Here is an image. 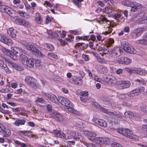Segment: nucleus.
<instances>
[{
	"label": "nucleus",
	"instance_id": "43",
	"mask_svg": "<svg viewBox=\"0 0 147 147\" xmlns=\"http://www.w3.org/2000/svg\"><path fill=\"white\" fill-rule=\"evenodd\" d=\"M130 35L131 38L134 39H136L139 36L134 30L130 34Z\"/></svg>",
	"mask_w": 147,
	"mask_h": 147
},
{
	"label": "nucleus",
	"instance_id": "56",
	"mask_svg": "<svg viewBox=\"0 0 147 147\" xmlns=\"http://www.w3.org/2000/svg\"><path fill=\"white\" fill-rule=\"evenodd\" d=\"M114 42V40L113 39L110 38L109 43L108 45H106V47L108 48L109 47H110L111 45Z\"/></svg>",
	"mask_w": 147,
	"mask_h": 147
},
{
	"label": "nucleus",
	"instance_id": "18",
	"mask_svg": "<svg viewBox=\"0 0 147 147\" xmlns=\"http://www.w3.org/2000/svg\"><path fill=\"white\" fill-rule=\"evenodd\" d=\"M88 46L87 44L84 43H79L75 45V48L79 50H83Z\"/></svg>",
	"mask_w": 147,
	"mask_h": 147
},
{
	"label": "nucleus",
	"instance_id": "58",
	"mask_svg": "<svg viewBox=\"0 0 147 147\" xmlns=\"http://www.w3.org/2000/svg\"><path fill=\"white\" fill-rule=\"evenodd\" d=\"M74 37L72 35L68 36L67 38H66V40L69 42H71L73 41V38Z\"/></svg>",
	"mask_w": 147,
	"mask_h": 147
},
{
	"label": "nucleus",
	"instance_id": "49",
	"mask_svg": "<svg viewBox=\"0 0 147 147\" xmlns=\"http://www.w3.org/2000/svg\"><path fill=\"white\" fill-rule=\"evenodd\" d=\"M132 94L130 92L128 94H126V98L127 100H132L133 99V96L131 95Z\"/></svg>",
	"mask_w": 147,
	"mask_h": 147
},
{
	"label": "nucleus",
	"instance_id": "44",
	"mask_svg": "<svg viewBox=\"0 0 147 147\" xmlns=\"http://www.w3.org/2000/svg\"><path fill=\"white\" fill-rule=\"evenodd\" d=\"M73 1L74 3L78 7H80L81 6V2L84 1V0H76Z\"/></svg>",
	"mask_w": 147,
	"mask_h": 147
},
{
	"label": "nucleus",
	"instance_id": "60",
	"mask_svg": "<svg viewBox=\"0 0 147 147\" xmlns=\"http://www.w3.org/2000/svg\"><path fill=\"white\" fill-rule=\"evenodd\" d=\"M60 138L63 139V140L66 139V136L65 134L63 133H61L59 135Z\"/></svg>",
	"mask_w": 147,
	"mask_h": 147
},
{
	"label": "nucleus",
	"instance_id": "35",
	"mask_svg": "<svg viewBox=\"0 0 147 147\" xmlns=\"http://www.w3.org/2000/svg\"><path fill=\"white\" fill-rule=\"evenodd\" d=\"M1 50L3 53L9 56L10 55V54L11 53V51L4 47H2V48Z\"/></svg>",
	"mask_w": 147,
	"mask_h": 147
},
{
	"label": "nucleus",
	"instance_id": "26",
	"mask_svg": "<svg viewBox=\"0 0 147 147\" xmlns=\"http://www.w3.org/2000/svg\"><path fill=\"white\" fill-rule=\"evenodd\" d=\"M142 136L145 137L147 136V125H143L140 129Z\"/></svg>",
	"mask_w": 147,
	"mask_h": 147
},
{
	"label": "nucleus",
	"instance_id": "48",
	"mask_svg": "<svg viewBox=\"0 0 147 147\" xmlns=\"http://www.w3.org/2000/svg\"><path fill=\"white\" fill-rule=\"evenodd\" d=\"M98 62L101 63H105L106 61L103 58H102L100 57V56L96 58Z\"/></svg>",
	"mask_w": 147,
	"mask_h": 147
},
{
	"label": "nucleus",
	"instance_id": "5",
	"mask_svg": "<svg viewBox=\"0 0 147 147\" xmlns=\"http://www.w3.org/2000/svg\"><path fill=\"white\" fill-rule=\"evenodd\" d=\"M109 52L112 56L114 58L120 55L122 52L121 48L118 47H115L110 50H108Z\"/></svg>",
	"mask_w": 147,
	"mask_h": 147
},
{
	"label": "nucleus",
	"instance_id": "27",
	"mask_svg": "<svg viewBox=\"0 0 147 147\" xmlns=\"http://www.w3.org/2000/svg\"><path fill=\"white\" fill-rule=\"evenodd\" d=\"M75 123L77 127L80 128H84L86 127L85 124L83 123L81 120H77L75 121Z\"/></svg>",
	"mask_w": 147,
	"mask_h": 147
},
{
	"label": "nucleus",
	"instance_id": "29",
	"mask_svg": "<svg viewBox=\"0 0 147 147\" xmlns=\"http://www.w3.org/2000/svg\"><path fill=\"white\" fill-rule=\"evenodd\" d=\"M21 25L26 26H30V24L27 21L24 20L22 18L19 19V25Z\"/></svg>",
	"mask_w": 147,
	"mask_h": 147
},
{
	"label": "nucleus",
	"instance_id": "28",
	"mask_svg": "<svg viewBox=\"0 0 147 147\" xmlns=\"http://www.w3.org/2000/svg\"><path fill=\"white\" fill-rule=\"evenodd\" d=\"M43 45L45 47H46L47 48V49L49 51H52L55 50L54 47L52 45L45 43L43 44Z\"/></svg>",
	"mask_w": 147,
	"mask_h": 147
},
{
	"label": "nucleus",
	"instance_id": "63",
	"mask_svg": "<svg viewBox=\"0 0 147 147\" xmlns=\"http://www.w3.org/2000/svg\"><path fill=\"white\" fill-rule=\"evenodd\" d=\"M20 43L26 47H27L29 45V43L24 41H21Z\"/></svg>",
	"mask_w": 147,
	"mask_h": 147
},
{
	"label": "nucleus",
	"instance_id": "47",
	"mask_svg": "<svg viewBox=\"0 0 147 147\" xmlns=\"http://www.w3.org/2000/svg\"><path fill=\"white\" fill-rule=\"evenodd\" d=\"M5 130H4L3 129L1 132L4 134L5 136H6V135L7 136L10 135L11 134L10 131L8 129H5Z\"/></svg>",
	"mask_w": 147,
	"mask_h": 147
},
{
	"label": "nucleus",
	"instance_id": "46",
	"mask_svg": "<svg viewBox=\"0 0 147 147\" xmlns=\"http://www.w3.org/2000/svg\"><path fill=\"white\" fill-rule=\"evenodd\" d=\"M47 56L49 57H51L56 59H57L58 58V57L57 55L51 53H48L47 54Z\"/></svg>",
	"mask_w": 147,
	"mask_h": 147
},
{
	"label": "nucleus",
	"instance_id": "31",
	"mask_svg": "<svg viewBox=\"0 0 147 147\" xmlns=\"http://www.w3.org/2000/svg\"><path fill=\"white\" fill-rule=\"evenodd\" d=\"M124 115L125 116L129 117H138L137 115L130 111L125 112V113Z\"/></svg>",
	"mask_w": 147,
	"mask_h": 147
},
{
	"label": "nucleus",
	"instance_id": "41",
	"mask_svg": "<svg viewBox=\"0 0 147 147\" xmlns=\"http://www.w3.org/2000/svg\"><path fill=\"white\" fill-rule=\"evenodd\" d=\"M17 54L16 53H12V52H11V53L10 54L9 57L13 59L17 60L18 59V56Z\"/></svg>",
	"mask_w": 147,
	"mask_h": 147
},
{
	"label": "nucleus",
	"instance_id": "52",
	"mask_svg": "<svg viewBox=\"0 0 147 147\" xmlns=\"http://www.w3.org/2000/svg\"><path fill=\"white\" fill-rule=\"evenodd\" d=\"M105 11L107 13H111L113 12L114 10L112 9L109 8L108 7H106L105 8Z\"/></svg>",
	"mask_w": 147,
	"mask_h": 147
},
{
	"label": "nucleus",
	"instance_id": "42",
	"mask_svg": "<svg viewBox=\"0 0 147 147\" xmlns=\"http://www.w3.org/2000/svg\"><path fill=\"white\" fill-rule=\"evenodd\" d=\"M143 30L144 28H138L134 30L139 36L142 33Z\"/></svg>",
	"mask_w": 147,
	"mask_h": 147
},
{
	"label": "nucleus",
	"instance_id": "17",
	"mask_svg": "<svg viewBox=\"0 0 147 147\" xmlns=\"http://www.w3.org/2000/svg\"><path fill=\"white\" fill-rule=\"evenodd\" d=\"M27 49L30 51L34 54L38 53L39 52V50L37 49L35 46L33 44H29L27 47Z\"/></svg>",
	"mask_w": 147,
	"mask_h": 147
},
{
	"label": "nucleus",
	"instance_id": "37",
	"mask_svg": "<svg viewBox=\"0 0 147 147\" xmlns=\"http://www.w3.org/2000/svg\"><path fill=\"white\" fill-rule=\"evenodd\" d=\"M112 17L116 20H119L121 19V16L119 13H116L113 14L112 15Z\"/></svg>",
	"mask_w": 147,
	"mask_h": 147
},
{
	"label": "nucleus",
	"instance_id": "24",
	"mask_svg": "<svg viewBox=\"0 0 147 147\" xmlns=\"http://www.w3.org/2000/svg\"><path fill=\"white\" fill-rule=\"evenodd\" d=\"M121 3L122 5L128 7H131L134 5L133 3L129 0H122Z\"/></svg>",
	"mask_w": 147,
	"mask_h": 147
},
{
	"label": "nucleus",
	"instance_id": "7",
	"mask_svg": "<svg viewBox=\"0 0 147 147\" xmlns=\"http://www.w3.org/2000/svg\"><path fill=\"white\" fill-rule=\"evenodd\" d=\"M67 138L68 139L74 138L77 140L82 142L83 140V137L80 134L77 132L72 131L70 133V136H69Z\"/></svg>",
	"mask_w": 147,
	"mask_h": 147
},
{
	"label": "nucleus",
	"instance_id": "61",
	"mask_svg": "<svg viewBox=\"0 0 147 147\" xmlns=\"http://www.w3.org/2000/svg\"><path fill=\"white\" fill-rule=\"evenodd\" d=\"M126 94H122L119 95V98L125 99L126 100Z\"/></svg>",
	"mask_w": 147,
	"mask_h": 147
},
{
	"label": "nucleus",
	"instance_id": "33",
	"mask_svg": "<svg viewBox=\"0 0 147 147\" xmlns=\"http://www.w3.org/2000/svg\"><path fill=\"white\" fill-rule=\"evenodd\" d=\"M99 72L102 74H105L108 72V69L105 66L102 65L100 66Z\"/></svg>",
	"mask_w": 147,
	"mask_h": 147
},
{
	"label": "nucleus",
	"instance_id": "40",
	"mask_svg": "<svg viewBox=\"0 0 147 147\" xmlns=\"http://www.w3.org/2000/svg\"><path fill=\"white\" fill-rule=\"evenodd\" d=\"M20 88H19V94L22 93H23V94H26V92H25L24 90L25 88L24 85L21 84L20 85Z\"/></svg>",
	"mask_w": 147,
	"mask_h": 147
},
{
	"label": "nucleus",
	"instance_id": "2",
	"mask_svg": "<svg viewBox=\"0 0 147 147\" xmlns=\"http://www.w3.org/2000/svg\"><path fill=\"white\" fill-rule=\"evenodd\" d=\"M117 131L130 139H136L137 138V136L133 134L132 131L128 129L117 128Z\"/></svg>",
	"mask_w": 147,
	"mask_h": 147
},
{
	"label": "nucleus",
	"instance_id": "55",
	"mask_svg": "<svg viewBox=\"0 0 147 147\" xmlns=\"http://www.w3.org/2000/svg\"><path fill=\"white\" fill-rule=\"evenodd\" d=\"M141 109L144 112H147V106L143 105L141 107Z\"/></svg>",
	"mask_w": 147,
	"mask_h": 147
},
{
	"label": "nucleus",
	"instance_id": "12",
	"mask_svg": "<svg viewBox=\"0 0 147 147\" xmlns=\"http://www.w3.org/2000/svg\"><path fill=\"white\" fill-rule=\"evenodd\" d=\"M105 81L109 83L116 84L118 85V81L116 78L112 76H109L105 79Z\"/></svg>",
	"mask_w": 147,
	"mask_h": 147
},
{
	"label": "nucleus",
	"instance_id": "10",
	"mask_svg": "<svg viewBox=\"0 0 147 147\" xmlns=\"http://www.w3.org/2000/svg\"><path fill=\"white\" fill-rule=\"evenodd\" d=\"M92 121L93 123H96L102 127H106L107 126L106 122L102 119L94 118L92 120Z\"/></svg>",
	"mask_w": 147,
	"mask_h": 147
},
{
	"label": "nucleus",
	"instance_id": "59",
	"mask_svg": "<svg viewBox=\"0 0 147 147\" xmlns=\"http://www.w3.org/2000/svg\"><path fill=\"white\" fill-rule=\"evenodd\" d=\"M29 132V131H21L20 132H19V134L20 135H22V133H23V135H25V136H28V133Z\"/></svg>",
	"mask_w": 147,
	"mask_h": 147
},
{
	"label": "nucleus",
	"instance_id": "8",
	"mask_svg": "<svg viewBox=\"0 0 147 147\" xmlns=\"http://www.w3.org/2000/svg\"><path fill=\"white\" fill-rule=\"evenodd\" d=\"M0 41L9 46H11L13 41L11 39H8L4 34H0Z\"/></svg>",
	"mask_w": 147,
	"mask_h": 147
},
{
	"label": "nucleus",
	"instance_id": "62",
	"mask_svg": "<svg viewBox=\"0 0 147 147\" xmlns=\"http://www.w3.org/2000/svg\"><path fill=\"white\" fill-rule=\"evenodd\" d=\"M139 22L140 24L145 23L147 22V18H143L141 20L139 21Z\"/></svg>",
	"mask_w": 147,
	"mask_h": 147
},
{
	"label": "nucleus",
	"instance_id": "54",
	"mask_svg": "<svg viewBox=\"0 0 147 147\" xmlns=\"http://www.w3.org/2000/svg\"><path fill=\"white\" fill-rule=\"evenodd\" d=\"M112 147H122L120 144L116 142H113L111 144Z\"/></svg>",
	"mask_w": 147,
	"mask_h": 147
},
{
	"label": "nucleus",
	"instance_id": "36",
	"mask_svg": "<svg viewBox=\"0 0 147 147\" xmlns=\"http://www.w3.org/2000/svg\"><path fill=\"white\" fill-rule=\"evenodd\" d=\"M100 141L102 143L105 144H108L110 142V140L107 138H101Z\"/></svg>",
	"mask_w": 147,
	"mask_h": 147
},
{
	"label": "nucleus",
	"instance_id": "25",
	"mask_svg": "<svg viewBox=\"0 0 147 147\" xmlns=\"http://www.w3.org/2000/svg\"><path fill=\"white\" fill-rule=\"evenodd\" d=\"M36 18H35V21L38 24H41L43 22V19L40 14L37 13L36 14Z\"/></svg>",
	"mask_w": 147,
	"mask_h": 147
},
{
	"label": "nucleus",
	"instance_id": "30",
	"mask_svg": "<svg viewBox=\"0 0 147 147\" xmlns=\"http://www.w3.org/2000/svg\"><path fill=\"white\" fill-rule=\"evenodd\" d=\"M84 135L86 136L90 137H95L96 136V133L91 131L85 132L84 133Z\"/></svg>",
	"mask_w": 147,
	"mask_h": 147
},
{
	"label": "nucleus",
	"instance_id": "53",
	"mask_svg": "<svg viewBox=\"0 0 147 147\" xmlns=\"http://www.w3.org/2000/svg\"><path fill=\"white\" fill-rule=\"evenodd\" d=\"M36 102L38 103H44L45 101L43 98H38L36 100Z\"/></svg>",
	"mask_w": 147,
	"mask_h": 147
},
{
	"label": "nucleus",
	"instance_id": "11",
	"mask_svg": "<svg viewBox=\"0 0 147 147\" xmlns=\"http://www.w3.org/2000/svg\"><path fill=\"white\" fill-rule=\"evenodd\" d=\"M43 94L47 96L48 98L53 103L57 104H59V98L57 99L56 96L54 94H47L46 93H45Z\"/></svg>",
	"mask_w": 147,
	"mask_h": 147
},
{
	"label": "nucleus",
	"instance_id": "23",
	"mask_svg": "<svg viewBox=\"0 0 147 147\" xmlns=\"http://www.w3.org/2000/svg\"><path fill=\"white\" fill-rule=\"evenodd\" d=\"M144 39L139 40L136 41V42L141 44H147V33H145L143 35Z\"/></svg>",
	"mask_w": 147,
	"mask_h": 147
},
{
	"label": "nucleus",
	"instance_id": "6",
	"mask_svg": "<svg viewBox=\"0 0 147 147\" xmlns=\"http://www.w3.org/2000/svg\"><path fill=\"white\" fill-rule=\"evenodd\" d=\"M19 52L20 55V58H19L20 61L22 64L25 65L29 58L26 56V54L25 50L20 49Z\"/></svg>",
	"mask_w": 147,
	"mask_h": 147
},
{
	"label": "nucleus",
	"instance_id": "15",
	"mask_svg": "<svg viewBox=\"0 0 147 147\" xmlns=\"http://www.w3.org/2000/svg\"><path fill=\"white\" fill-rule=\"evenodd\" d=\"M7 33L11 37L13 38H15L16 37L17 32L13 28H11L7 30Z\"/></svg>",
	"mask_w": 147,
	"mask_h": 147
},
{
	"label": "nucleus",
	"instance_id": "51",
	"mask_svg": "<svg viewBox=\"0 0 147 147\" xmlns=\"http://www.w3.org/2000/svg\"><path fill=\"white\" fill-rule=\"evenodd\" d=\"M34 62L36 67H39L41 65L40 61L38 59H34Z\"/></svg>",
	"mask_w": 147,
	"mask_h": 147
},
{
	"label": "nucleus",
	"instance_id": "39",
	"mask_svg": "<svg viewBox=\"0 0 147 147\" xmlns=\"http://www.w3.org/2000/svg\"><path fill=\"white\" fill-rule=\"evenodd\" d=\"M74 82L75 84L78 85H81L83 82L82 79L78 78H75V80Z\"/></svg>",
	"mask_w": 147,
	"mask_h": 147
},
{
	"label": "nucleus",
	"instance_id": "34",
	"mask_svg": "<svg viewBox=\"0 0 147 147\" xmlns=\"http://www.w3.org/2000/svg\"><path fill=\"white\" fill-rule=\"evenodd\" d=\"M44 141L46 143H48L52 146L54 145V140L50 137H48L46 139H44Z\"/></svg>",
	"mask_w": 147,
	"mask_h": 147
},
{
	"label": "nucleus",
	"instance_id": "16",
	"mask_svg": "<svg viewBox=\"0 0 147 147\" xmlns=\"http://www.w3.org/2000/svg\"><path fill=\"white\" fill-rule=\"evenodd\" d=\"M145 88L143 87L138 88L130 92L132 94H136V95H139L144 92Z\"/></svg>",
	"mask_w": 147,
	"mask_h": 147
},
{
	"label": "nucleus",
	"instance_id": "13",
	"mask_svg": "<svg viewBox=\"0 0 147 147\" xmlns=\"http://www.w3.org/2000/svg\"><path fill=\"white\" fill-rule=\"evenodd\" d=\"M2 8L3 10V12H5L12 17H13L14 18L15 17V16L13 15V13H15V12H12L13 10L9 7L7 6H3Z\"/></svg>",
	"mask_w": 147,
	"mask_h": 147
},
{
	"label": "nucleus",
	"instance_id": "50",
	"mask_svg": "<svg viewBox=\"0 0 147 147\" xmlns=\"http://www.w3.org/2000/svg\"><path fill=\"white\" fill-rule=\"evenodd\" d=\"M124 70L129 73H134L135 69H131L128 67H126L124 68Z\"/></svg>",
	"mask_w": 147,
	"mask_h": 147
},
{
	"label": "nucleus",
	"instance_id": "32",
	"mask_svg": "<svg viewBox=\"0 0 147 147\" xmlns=\"http://www.w3.org/2000/svg\"><path fill=\"white\" fill-rule=\"evenodd\" d=\"M100 110L104 113H106L110 116L115 115L113 112L110 111L103 107L100 108Z\"/></svg>",
	"mask_w": 147,
	"mask_h": 147
},
{
	"label": "nucleus",
	"instance_id": "3",
	"mask_svg": "<svg viewBox=\"0 0 147 147\" xmlns=\"http://www.w3.org/2000/svg\"><path fill=\"white\" fill-rule=\"evenodd\" d=\"M4 61L9 63H11V62L9 60L3 57L2 55H0V69L3 70L6 73L10 74L11 73V71L9 69L6 65L4 63Z\"/></svg>",
	"mask_w": 147,
	"mask_h": 147
},
{
	"label": "nucleus",
	"instance_id": "21",
	"mask_svg": "<svg viewBox=\"0 0 147 147\" xmlns=\"http://www.w3.org/2000/svg\"><path fill=\"white\" fill-rule=\"evenodd\" d=\"M123 48L124 50L128 53L134 54L136 53V50L132 46H131V48L130 50H129L128 46L126 45L123 46Z\"/></svg>",
	"mask_w": 147,
	"mask_h": 147
},
{
	"label": "nucleus",
	"instance_id": "19",
	"mask_svg": "<svg viewBox=\"0 0 147 147\" xmlns=\"http://www.w3.org/2000/svg\"><path fill=\"white\" fill-rule=\"evenodd\" d=\"M55 115V120L58 122H62L63 120V116L60 115L59 113L55 112L53 113Z\"/></svg>",
	"mask_w": 147,
	"mask_h": 147
},
{
	"label": "nucleus",
	"instance_id": "4",
	"mask_svg": "<svg viewBox=\"0 0 147 147\" xmlns=\"http://www.w3.org/2000/svg\"><path fill=\"white\" fill-rule=\"evenodd\" d=\"M25 81L28 85L34 89L39 88L38 84H36V80L32 77L27 76L25 78Z\"/></svg>",
	"mask_w": 147,
	"mask_h": 147
},
{
	"label": "nucleus",
	"instance_id": "9",
	"mask_svg": "<svg viewBox=\"0 0 147 147\" xmlns=\"http://www.w3.org/2000/svg\"><path fill=\"white\" fill-rule=\"evenodd\" d=\"M130 83L128 81H119L118 82V87L120 89L126 88L130 86Z\"/></svg>",
	"mask_w": 147,
	"mask_h": 147
},
{
	"label": "nucleus",
	"instance_id": "57",
	"mask_svg": "<svg viewBox=\"0 0 147 147\" xmlns=\"http://www.w3.org/2000/svg\"><path fill=\"white\" fill-rule=\"evenodd\" d=\"M88 93L87 91H84L80 93V95L82 96L85 97V96H88Z\"/></svg>",
	"mask_w": 147,
	"mask_h": 147
},
{
	"label": "nucleus",
	"instance_id": "45",
	"mask_svg": "<svg viewBox=\"0 0 147 147\" xmlns=\"http://www.w3.org/2000/svg\"><path fill=\"white\" fill-rule=\"evenodd\" d=\"M83 143L86 146V147H95L94 145L91 143L84 141Z\"/></svg>",
	"mask_w": 147,
	"mask_h": 147
},
{
	"label": "nucleus",
	"instance_id": "64",
	"mask_svg": "<svg viewBox=\"0 0 147 147\" xmlns=\"http://www.w3.org/2000/svg\"><path fill=\"white\" fill-rule=\"evenodd\" d=\"M135 7H136V8H140L142 7V5L139 3H137L136 2L133 3Z\"/></svg>",
	"mask_w": 147,
	"mask_h": 147
},
{
	"label": "nucleus",
	"instance_id": "14",
	"mask_svg": "<svg viewBox=\"0 0 147 147\" xmlns=\"http://www.w3.org/2000/svg\"><path fill=\"white\" fill-rule=\"evenodd\" d=\"M131 62V60L130 58L125 57H121L119 60V63L120 64H128Z\"/></svg>",
	"mask_w": 147,
	"mask_h": 147
},
{
	"label": "nucleus",
	"instance_id": "38",
	"mask_svg": "<svg viewBox=\"0 0 147 147\" xmlns=\"http://www.w3.org/2000/svg\"><path fill=\"white\" fill-rule=\"evenodd\" d=\"M98 52H101L100 53V54L103 53L104 54H106V52L107 51V49L104 47H99L98 49Z\"/></svg>",
	"mask_w": 147,
	"mask_h": 147
},
{
	"label": "nucleus",
	"instance_id": "22",
	"mask_svg": "<svg viewBox=\"0 0 147 147\" xmlns=\"http://www.w3.org/2000/svg\"><path fill=\"white\" fill-rule=\"evenodd\" d=\"M34 59H33L29 58L27 61L25 65L29 68H32L34 65Z\"/></svg>",
	"mask_w": 147,
	"mask_h": 147
},
{
	"label": "nucleus",
	"instance_id": "20",
	"mask_svg": "<svg viewBox=\"0 0 147 147\" xmlns=\"http://www.w3.org/2000/svg\"><path fill=\"white\" fill-rule=\"evenodd\" d=\"M134 73L140 75H145L147 73L146 71L143 69H135L134 70Z\"/></svg>",
	"mask_w": 147,
	"mask_h": 147
},
{
	"label": "nucleus",
	"instance_id": "1",
	"mask_svg": "<svg viewBox=\"0 0 147 147\" xmlns=\"http://www.w3.org/2000/svg\"><path fill=\"white\" fill-rule=\"evenodd\" d=\"M59 103H61L62 105L65 106V108L67 111L70 113L76 115H79V113L74 109L73 104L67 98L62 96L59 97Z\"/></svg>",
	"mask_w": 147,
	"mask_h": 147
}]
</instances>
